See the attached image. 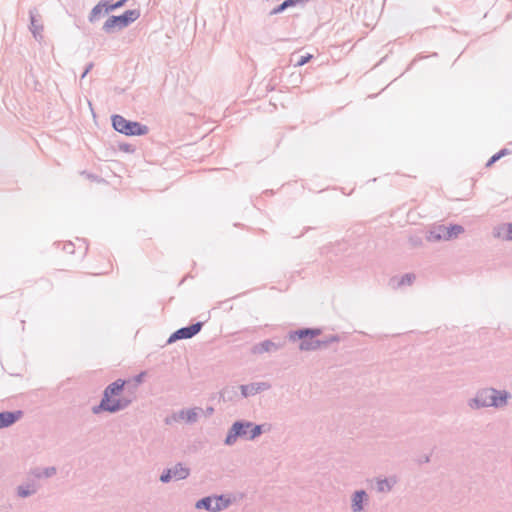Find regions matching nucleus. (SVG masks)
<instances>
[{
	"mask_svg": "<svg viewBox=\"0 0 512 512\" xmlns=\"http://www.w3.org/2000/svg\"><path fill=\"white\" fill-rule=\"evenodd\" d=\"M320 328H300L288 333V339L292 342L300 340L299 349L301 351H316L321 348L320 340L316 339L321 335Z\"/></svg>",
	"mask_w": 512,
	"mask_h": 512,
	"instance_id": "7ed1b4c3",
	"label": "nucleus"
},
{
	"mask_svg": "<svg viewBox=\"0 0 512 512\" xmlns=\"http://www.w3.org/2000/svg\"><path fill=\"white\" fill-rule=\"evenodd\" d=\"M368 501V494L365 490H357L352 495L351 509L353 512H361L364 503Z\"/></svg>",
	"mask_w": 512,
	"mask_h": 512,
	"instance_id": "2eb2a0df",
	"label": "nucleus"
},
{
	"mask_svg": "<svg viewBox=\"0 0 512 512\" xmlns=\"http://www.w3.org/2000/svg\"><path fill=\"white\" fill-rule=\"evenodd\" d=\"M464 232V227L459 224H451L449 227L438 225L429 231L427 240L437 242L441 240H451Z\"/></svg>",
	"mask_w": 512,
	"mask_h": 512,
	"instance_id": "423d86ee",
	"label": "nucleus"
},
{
	"mask_svg": "<svg viewBox=\"0 0 512 512\" xmlns=\"http://www.w3.org/2000/svg\"><path fill=\"white\" fill-rule=\"evenodd\" d=\"M145 374V372H140L139 374L134 376L133 380L135 381L136 385L142 383Z\"/></svg>",
	"mask_w": 512,
	"mask_h": 512,
	"instance_id": "72a5a7b5",
	"label": "nucleus"
},
{
	"mask_svg": "<svg viewBox=\"0 0 512 512\" xmlns=\"http://www.w3.org/2000/svg\"><path fill=\"white\" fill-rule=\"evenodd\" d=\"M36 492H37V488L33 482L22 484L17 487V496L20 498L29 497V496L35 494Z\"/></svg>",
	"mask_w": 512,
	"mask_h": 512,
	"instance_id": "aec40b11",
	"label": "nucleus"
},
{
	"mask_svg": "<svg viewBox=\"0 0 512 512\" xmlns=\"http://www.w3.org/2000/svg\"><path fill=\"white\" fill-rule=\"evenodd\" d=\"M22 416V410L0 412V429L12 426L20 420Z\"/></svg>",
	"mask_w": 512,
	"mask_h": 512,
	"instance_id": "ddd939ff",
	"label": "nucleus"
},
{
	"mask_svg": "<svg viewBox=\"0 0 512 512\" xmlns=\"http://www.w3.org/2000/svg\"><path fill=\"white\" fill-rule=\"evenodd\" d=\"M132 403V399L127 397H120L108 402L106 398L102 396L100 403L92 407V413L98 415L102 412L117 413L126 409Z\"/></svg>",
	"mask_w": 512,
	"mask_h": 512,
	"instance_id": "0eeeda50",
	"label": "nucleus"
},
{
	"mask_svg": "<svg viewBox=\"0 0 512 512\" xmlns=\"http://www.w3.org/2000/svg\"><path fill=\"white\" fill-rule=\"evenodd\" d=\"M504 240H512V223L506 224Z\"/></svg>",
	"mask_w": 512,
	"mask_h": 512,
	"instance_id": "7c9ffc66",
	"label": "nucleus"
},
{
	"mask_svg": "<svg viewBox=\"0 0 512 512\" xmlns=\"http://www.w3.org/2000/svg\"><path fill=\"white\" fill-rule=\"evenodd\" d=\"M108 6V0H102L97 5H95L88 17V20L93 23L95 22L102 14H105L104 11Z\"/></svg>",
	"mask_w": 512,
	"mask_h": 512,
	"instance_id": "a211bd4d",
	"label": "nucleus"
},
{
	"mask_svg": "<svg viewBox=\"0 0 512 512\" xmlns=\"http://www.w3.org/2000/svg\"><path fill=\"white\" fill-rule=\"evenodd\" d=\"M265 383H251L246 385H240L238 389L241 391V396L247 398L249 396L256 395L265 388Z\"/></svg>",
	"mask_w": 512,
	"mask_h": 512,
	"instance_id": "dca6fc26",
	"label": "nucleus"
},
{
	"mask_svg": "<svg viewBox=\"0 0 512 512\" xmlns=\"http://www.w3.org/2000/svg\"><path fill=\"white\" fill-rule=\"evenodd\" d=\"M127 0H118L117 2L110 4V1H108V6L104 13H109L110 11L116 10L118 8L123 7L126 4Z\"/></svg>",
	"mask_w": 512,
	"mask_h": 512,
	"instance_id": "a878e982",
	"label": "nucleus"
},
{
	"mask_svg": "<svg viewBox=\"0 0 512 512\" xmlns=\"http://www.w3.org/2000/svg\"><path fill=\"white\" fill-rule=\"evenodd\" d=\"M285 11V8H283V4H279L278 6H276L275 8H273L270 12H269V15H276V14H280L282 12Z\"/></svg>",
	"mask_w": 512,
	"mask_h": 512,
	"instance_id": "473e14b6",
	"label": "nucleus"
},
{
	"mask_svg": "<svg viewBox=\"0 0 512 512\" xmlns=\"http://www.w3.org/2000/svg\"><path fill=\"white\" fill-rule=\"evenodd\" d=\"M169 469L171 470L172 477L175 480H184L190 475V469L182 463H177Z\"/></svg>",
	"mask_w": 512,
	"mask_h": 512,
	"instance_id": "f3484780",
	"label": "nucleus"
},
{
	"mask_svg": "<svg viewBox=\"0 0 512 512\" xmlns=\"http://www.w3.org/2000/svg\"><path fill=\"white\" fill-rule=\"evenodd\" d=\"M313 58V55L312 54H309V53H306L305 55H301L296 63H295V66L296 67H301L305 64H307L311 59Z\"/></svg>",
	"mask_w": 512,
	"mask_h": 512,
	"instance_id": "bb28decb",
	"label": "nucleus"
},
{
	"mask_svg": "<svg viewBox=\"0 0 512 512\" xmlns=\"http://www.w3.org/2000/svg\"><path fill=\"white\" fill-rule=\"evenodd\" d=\"M319 340H320L321 348H322V347H327L329 344H331L333 342H338L340 340V338L338 335H329V336H326Z\"/></svg>",
	"mask_w": 512,
	"mask_h": 512,
	"instance_id": "393cba45",
	"label": "nucleus"
},
{
	"mask_svg": "<svg viewBox=\"0 0 512 512\" xmlns=\"http://www.w3.org/2000/svg\"><path fill=\"white\" fill-rule=\"evenodd\" d=\"M202 411L201 408L195 407L190 409H181L177 413H173L171 417H166L165 423L170 425L172 421H180L183 420L188 424H193L198 419L199 412Z\"/></svg>",
	"mask_w": 512,
	"mask_h": 512,
	"instance_id": "9d476101",
	"label": "nucleus"
},
{
	"mask_svg": "<svg viewBox=\"0 0 512 512\" xmlns=\"http://www.w3.org/2000/svg\"><path fill=\"white\" fill-rule=\"evenodd\" d=\"M38 13L36 8L29 10V19H30V26L29 29L31 33L33 34V37L36 40H41L43 38L42 32H43V25L38 23L37 17Z\"/></svg>",
	"mask_w": 512,
	"mask_h": 512,
	"instance_id": "4468645a",
	"label": "nucleus"
},
{
	"mask_svg": "<svg viewBox=\"0 0 512 512\" xmlns=\"http://www.w3.org/2000/svg\"><path fill=\"white\" fill-rule=\"evenodd\" d=\"M284 346V343H276V342H273L272 340L270 339H267V340H264L258 344H255L252 348H251V353L254 354V355H260V354H263V353H266V352H275L281 348H283Z\"/></svg>",
	"mask_w": 512,
	"mask_h": 512,
	"instance_id": "f8f14e48",
	"label": "nucleus"
},
{
	"mask_svg": "<svg viewBox=\"0 0 512 512\" xmlns=\"http://www.w3.org/2000/svg\"><path fill=\"white\" fill-rule=\"evenodd\" d=\"M173 479L171 470L169 468L164 469L162 474L160 475V481L162 483H168Z\"/></svg>",
	"mask_w": 512,
	"mask_h": 512,
	"instance_id": "cd10ccee",
	"label": "nucleus"
},
{
	"mask_svg": "<svg viewBox=\"0 0 512 512\" xmlns=\"http://www.w3.org/2000/svg\"><path fill=\"white\" fill-rule=\"evenodd\" d=\"M111 122L117 132L126 136H142L149 132L148 126L137 121L127 120L119 114L112 115Z\"/></svg>",
	"mask_w": 512,
	"mask_h": 512,
	"instance_id": "20e7f679",
	"label": "nucleus"
},
{
	"mask_svg": "<svg viewBox=\"0 0 512 512\" xmlns=\"http://www.w3.org/2000/svg\"><path fill=\"white\" fill-rule=\"evenodd\" d=\"M62 249L68 254H73L74 253V244L72 242L64 243Z\"/></svg>",
	"mask_w": 512,
	"mask_h": 512,
	"instance_id": "2f4dec72",
	"label": "nucleus"
},
{
	"mask_svg": "<svg viewBox=\"0 0 512 512\" xmlns=\"http://www.w3.org/2000/svg\"><path fill=\"white\" fill-rule=\"evenodd\" d=\"M57 470L54 466L46 467L44 469L34 468L31 473L35 478H50L56 474Z\"/></svg>",
	"mask_w": 512,
	"mask_h": 512,
	"instance_id": "412c9836",
	"label": "nucleus"
},
{
	"mask_svg": "<svg viewBox=\"0 0 512 512\" xmlns=\"http://www.w3.org/2000/svg\"><path fill=\"white\" fill-rule=\"evenodd\" d=\"M119 150L126 152V153H133L135 152V146L129 143H120L119 144Z\"/></svg>",
	"mask_w": 512,
	"mask_h": 512,
	"instance_id": "c756f323",
	"label": "nucleus"
},
{
	"mask_svg": "<svg viewBox=\"0 0 512 512\" xmlns=\"http://www.w3.org/2000/svg\"><path fill=\"white\" fill-rule=\"evenodd\" d=\"M203 324L204 322L198 321L188 326L181 327L180 329L176 330L169 336L167 344H172L178 340L190 339L194 337L201 331Z\"/></svg>",
	"mask_w": 512,
	"mask_h": 512,
	"instance_id": "1a4fd4ad",
	"label": "nucleus"
},
{
	"mask_svg": "<svg viewBox=\"0 0 512 512\" xmlns=\"http://www.w3.org/2000/svg\"><path fill=\"white\" fill-rule=\"evenodd\" d=\"M206 412H207L208 415H210V414H212L214 412V409L212 407H208L206 409Z\"/></svg>",
	"mask_w": 512,
	"mask_h": 512,
	"instance_id": "58836bf2",
	"label": "nucleus"
},
{
	"mask_svg": "<svg viewBox=\"0 0 512 512\" xmlns=\"http://www.w3.org/2000/svg\"><path fill=\"white\" fill-rule=\"evenodd\" d=\"M127 382L128 381L124 379H117L104 389L102 396L106 398L108 402H113V397H117L123 392Z\"/></svg>",
	"mask_w": 512,
	"mask_h": 512,
	"instance_id": "9b49d317",
	"label": "nucleus"
},
{
	"mask_svg": "<svg viewBox=\"0 0 512 512\" xmlns=\"http://www.w3.org/2000/svg\"><path fill=\"white\" fill-rule=\"evenodd\" d=\"M230 503V499L225 497L224 495H218L214 497L206 496L199 499L196 502L195 507L197 509H204L210 512H219L221 510L226 509L230 505Z\"/></svg>",
	"mask_w": 512,
	"mask_h": 512,
	"instance_id": "6e6552de",
	"label": "nucleus"
},
{
	"mask_svg": "<svg viewBox=\"0 0 512 512\" xmlns=\"http://www.w3.org/2000/svg\"><path fill=\"white\" fill-rule=\"evenodd\" d=\"M282 4H283V8H285V10H286L287 8L291 7L290 2H289L288 0H284V1L282 2Z\"/></svg>",
	"mask_w": 512,
	"mask_h": 512,
	"instance_id": "4c0bfd02",
	"label": "nucleus"
},
{
	"mask_svg": "<svg viewBox=\"0 0 512 512\" xmlns=\"http://www.w3.org/2000/svg\"><path fill=\"white\" fill-rule=\"evenodd\" d=\"M510 151L507 148H503L499 150L497 153L492 155L490 159L486 163V167L492 166L494 163H496L498 160H500L502 157L508 155Z\"/></svg>",
	"mask_w": 512,
	"mask_h": 512,
	"instance_id": "5701e85b",
	"label": "nucleus"
},
{
	"mask_svg": "<svg viewBox=\"0 0 512 512\" xmlns=\"http://www.w3.org/2000/svg\"><path fill=\"white\" fill-rule=\"evenodd\" d=\"M238 396V387L226 386L220 391V398L224 402H233Z\"/></svg>",
	"mask_w": 512,
	"mask_h": 512,
	"instance_id": "6ab92c4d",
	"label": "nucleus"
},
{
	"mask_svg": "<svg viewBox=\"0 0 512 512\" xmlns=\"http://www.w3.org/2000/svg\"><path fill=\"white\" fill-rule=\"evenodd\" d=\"M140 17V10L130 9L126 10L121 15L110 16L103 24L102 30L105 33H114L116 30L128 27L131 23L135 22Z\"/></svg>",
	"mask_w": 512,
	"mask_h": 512,
	"instance_id": "39448f33",
	"label": "nucleus"
},
{
	"mask_svg": "<svg viewBox=\"0 0 512 512\" xmlns=\"http://www.w3.org/2000/svg\"><path fill=\"white\" fill-rule=\"evenodd\" d=\"M290 2L291 7L297 6L298 4H304L309 0H288Z\"/></svg>",
	"mask_w": 512,
	"mask_h": 512,
	"instance_id": "c9c22d12",
	"label": "nucleus"
},
{
	"mask_svg": "<svg viewBox=\"0 0 512 512\" xmlns=\"http://www.w3.org/2000/svg\"><path fill=\"white\" fill-rule=\"evenodd\" d=\"M270 429L271 425L268 423L255 424L248 420H237L228 429L224 444L232 446L238 439L253 441Z\"/></svg>",
	"mask_w": 512,
	"mask_h": 512,
	"instance_id": "f03ea898",
	"label": "nucleus"
},
{
	"mask_svg": "<svg viewBox=\"0 0 512 512\" xmlns=\"http://www.w3.org/2000/svg\"><path fill=\"white\" fill-rule=\"evenodd\" d=\"M510 398L511 393L507 390L486 387L477 390L475 396L468 400L467 405L472 410H480L489 407L502 409L507 406Z\"/></svg>",
	"mask_w": 512,
	"mask_h": 512,
	"instance_id": "f257e3e1",
	"label": "nucleus"
},
{
	"mask_svg": "<svg viewBox=\"0 0 512 512\" xmlns=\"http://www.w3.org/2000/svg\"><path fill=\"white\" fill-rule=\"evenodd\" d=\"M430 462V456L429 455H424L422 456L420 459H419V463L422 464V463H428Z\"/></svg>",
	"mask_w": 512,
	"mask_h": 512,
	"instance_id": "e433bc0d",
	"label": "nucleus"
},
{
	"mask_svg": "<svg viewBox=\"0 0 512 512\" xmlns=\"http://www.w3.org/2000/svg\"><path fill=\"white\" fill-rule=\"evenodd\" d=\"M415 280V275L412 273L404 274L398 281V286L410 285Z\"/></svg>",
	"mask_w": 512,
	"mask_h": 512,
	"instance_id": "b1692460",
	"label": "nucleus"
},
{
	"mask_svg": "<svg viewBox=\"0 0 512 512\" xmlns=\"http://www.w3.org/2000/svg\"><path fill=\"white\" fill-rule=\"evenodd\" d=\"M505 228H506V224L502 225V226H498L494 229L493 231V235L494 237L496 238H502L504 239V235H505Z\"/></svg>",
	"mask_w": 512,
	"mask_h": 512,
	"instance_id": "c85d7f7f",
	"label": "nucleus"
},
{
	"mask_svg": "<svg viewBox=\"0 0 512 512\" xmlns=\"http://www.w3.org/2000/svg\"><path fill=\"white\" fill-rule=\"evenodd\" d=\"M93 66H94V64H93L92 62H90V63H88V64L86 65V67H85V69H84V71H83V73H82V75H81V78H82V79L86 77V75L91 71V69L93 68Z\"/></svg>",
	"mask_w": 512,
	"mask_h": 512,
	"instance_id": "f704fd0d",
	"label": "nucleus"
},
{
	"mask_svg": "<svg viewBox=\"0 0 512 512\" xmlns=\"http://www.w3.org/2000/svg\"><path fill=\"white\" fill-rule=\"evenodd\" d=\"M395 482H396L395 480H392L389 478L379 479L377 481V491L382 492V493L389 492V491H391Z\"/></svg>",
	"mask_w": 512,
	"mask_h": 512,
	"instance_id": "4be33fe9",
	"label": "nucleus"
}]
</instances>
